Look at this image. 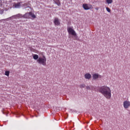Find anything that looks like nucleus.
I'll list each match as a JSON object with an SVG mask.
<instances>
[{
	"mask_svg": "<svg viewBox=\"0 0 130 130\" xmlns=\"http://www.w3.org/2000/svg\"><path fill=\"white\" fill-rule=\"evenodd\" d=\"M99 92L104 96L107 99L111 98V90L107 86H102L99 88Z\"/></svg>",
	"mask_w": 130,
	"mask_h": 130,
	"instance_id": "obj_1",
	"label": "nucleus"
},
{
	"mask_svg": "<svg viewBox=\"0 0 130 130\" xmlns=\"http://www.w3.org/2000/svg\"><path fill=\"white\" fill-rule=\"evenodd\" d=\"M37 62H38V63L40 64L45 66L46 64V57H45V56L40 57L37 60Z\"/></svg>",
	"mask_w": 130,
	"mask_h": 130,
	"instance_id": "obj_2",
	"label": "nucleus"
},
{
	"mask_svg": "<svg viewBox=\"0 0 130 130\" xmlns=\"http://www.w3.org/2000/svg\"><path fill=\"white\" fill-rule=\"evenodd\" d=\"M67 30L70 35H72L73 36H74L76 37L77 36V33L75 31V30L73 29V27H68L67 28Z\"/></svg>",
	"mask_w": 130,
	"mask_h": 130,
	"instance_id": "obj_3",
	"label": "nucleus"
},
{
	"mask_svg": "<svg viewBox=\"0 0 130 130\" xmlns=\"http://www.w3.org/2000/svg\"><path fill=\"white\" fill-rule=\"evenodd\" d=\"M82 7L85 10H91L93 9V6L91 4H84L82 5Z\"/></svg>",
	"mask_w": 130,
	"mask_h": 130,
	"instance_id": "obj_4",
	"label": "nucleus"
},
{
	"mask_svg": "<svg viewBox=\"0 0 130 130\" xmlns=\"http://www.w3.org/2000/svg\"><path fill=\"white\" fill-rule=\"evenodd\" d=\"M130 106V102L128 101H125L123 102V107L125 109H127Z\"/></svg>",
	"mask_w": 130,
	"mask_h": 130,
	"instance_id": "obj_5",
	"label": "nucleus"
},
{
	"mask_svg": "<svg viewBox=\"0 0 130 130\" xmlns=\"http://www.w3.org/2000/svg\"><path fill=\"white\" fill-rule=\"evenodd\" d=\"M101 78H102V76H101L98 74H94L93 75V80H96L98 78L101 79Z\"/></svg>",
	"mask_w": 130,
	"mask_h": 130,
	"instance_id": "obj_6",
	"label": "nucleus"
},
{
	"mask_svg": "<svg viewBox=\"0 0 130 130\" xmlns=\"http://www.w3.org/2000/svg\"><path fill=\"white\" fill-rule=\"evenodd\" d=\"M54 23L56 26H59V25H60L59 19L57 18H55L54 20Z\"/></svg>",
	"mask_w": 130,
	"mask_h": 130,
	"instance_id": "obj_7",
	"label": "nucleus"
},
{
	"mask_svg": "<svg viewBox=\"0 0 130 130\" xmlns=\"http://www.w3.org/2000/svg\"><path fill=\"white\" fill-rule=\"evenodd\" d=\"M22 18L24 19H30L29 12L25 13L24 15H22Z\"/></svg>",
	"mask_w": 130,
	"mask_h": 130,
	"instance_id": "obj_8",
	"label": "nucleus"
},
{
	"mask_svg": "<svg viewBox=\"0 0 130 130\" xmlns=\"http://www.w3.org/2000/svg\"><path fill=\"white\" fill-rule=\"evenodd\" d=\"M84 78L86 80H90L91 79V74L89 73H86L84 75Z\"/></svg>",
	"mask_w": 130,
	"mask_h": 130,
	"instance_id": "obj_9",
	"label": "nucleus"
},
{
	"mask_svg": "<svg viewBox=\"0 0 130 130\" xmlns=\"http://www.w3.org/2000/svg\"><path fill=\"white\" fill-rule=\"evenodd\" d=\"M13 17L15 18V19H20L23 18V15L22 14H18L13 16Z\"/></svg>",
	"mask_w": 130,
	"mask_h": 130,
	"instance_id": "obj_10",
	"label": "nucleus"
},
{
	"mask_svg": "<svg viewBox=\"0 0 130 130\" xmlns=\"http://www.w3.org/2000/svg\"><path fill=\"white\" fill-rule=\"evenodd\" d=\"M23 7H24V9H27V8L28 9H31V8H30V4L29 3H25L23 4Z\"/></svg>",
	"mask_w": 130,
	"mask_h": 130,
	"instance_id": "obj_11",
	"label": "nucleus"
},
{
	"mask_svg": "<svg viewBox=\"0 0 130 130\" xmlns=\"http://www.w3.org/2000/svg\"><path fill=\"white\" fill-rule=\"evenodd\" d=\"M29 18L35 19L36 18V16L34 14V13L32 12H29Z\"/></svg>",
	"mask_w": 130,
	"mask_h": 130,
	"instance_id": "obj_12",
	"label": "nucleus"
},
{
	"mask_svg": "<svg viewBox=\"0 0 130 130\" xmlns=\"http://www.w3.org/2000/svg\"><path fill=\"white\" fill-rule=\"evenodd\" d=\"M53 1L54 2L55 4H56V5H58V7L60 6L61 4L59 0H53Z\"/></svg>",
	"mask_w": 130,
	"mask_h": 130,
	"instance_id": "obj_13",
	"label": "nucleus"
},
{
	"mask_svg": "<svg viewBox=\"0 0 130 130\" xmlns=\"http://www.w3.org/2000/svg\"><path fill=\"white\" fill-rule=\"evenodd\" d=\"M32 57L34 59H35L36 60H38V58H39V56H38V55L37 54H34L32 55Z\"/></svg>",
	"mask_w": 130,
	"mask_h": 130,
	"instance_id": "obj_14",
	"label": "nucleus"
},
{
	"mask_svg": "<svg viewBox=\"0 0 130 130\" xmlns=\"http://www.w3.org/2000/svg\"><path fill=\"white\" fill-rule=\"evenodd\" d=\"M21 4L20 3H17L15 4V8H20Z\"/></svg>",
	"mask_w": 130,
	"mask_h": 130,
	"instance_id": "obj_15",
	"label": "nucleus"
},
{
	"mask_svg": "<svg viewBox=\"0 0 130 130\" xmlns=\"http://www.w3.org/2000/svg\"><path fill=\"white\" fill-rule=\"evenodd\" d=\"M107 3L108 4V5L110 4H112V2H113V0H106Z\"/></svg>",
	"mask_w": 130,
	"mask_h": 130,
	"instance_id": "obj_16",
	"label": "nucleus"
},
{
	"mask_svg": "<svg viewBox=\"0 0 130 130\" xmlns=\"http://www.w3.org/2000/svg\"><path fill=\"white\" fill-rule=\"evenodd\" d=\"M5 75V76H7V77H9V76H10V72L6 71Z\"/></svg>",
	"mask_w": 130,
	"mask_h": 130,
	"instance_id": "obj_17",
	"label": "nucleus"
},
{
	"mask_svg": "<svg viewBox=\"0 0 130 130\" xmlns=\"http://www.w3.org/2000/svg\"><path fill=\"white\" fill-rule=\"evenodd\" d=\"M80 88H85V84H82L80 85Z\"/></svg>",
	"mask_w": 130,
	"mask_h": 130,
	"instance_id": "obj_18",
	"label": "nucleus"
},
{
	"mask_svg": "<svg viewBox=\"0 0 130 130\" xmlns=\"http://www.w3.org/2000/svg\"><path fill=\"white\" fill-rule=\"evenodd\" d=\"M4 14V10L0 9V15H3Z\"/></svg>",
	"mask_w": 130,
	"mask_h": 130,
	"instance_id": "obj_19",
	"label": "nucleus"
},
{
	"mask_svg": "<svg viewBox=\"0 0 130 130\" xmlns=\"http://www.w3.org/2000/svg\"><path fill=\"white\" fill-rule=\"evenodd\" d=\"M106 10L107 11V12H108L109 13H110V12H111V10H110V8H108V7H106Z\"/></svg>",
	"mask_w": 130,
	"mask_h": 130,
	"instance_id": "obj_20",
	"label": "nucleus"
},
{
	"mask_svg": "<svg viewBox=\"0 0 130 130\" xmlns=\"http://www.w3.org/2000/svg\"><path fill=\"white\" fill-rule=\"evenodd\" d=\"M86 88L87 90H91V87H90V86H87L86 87Z\"/></svg>",
	"mask_w": 130,
	"mask_h": 130,
	"instance_id": "obj_21",
	"label": "nucleus"
},
{
	"mask_svg": "<svg viewBox=\"0 0 130 130\" xmlns=\"http://www.w3.org/2000/svg\"><path fill=\"white\" fill-rule=\"evenodd\" d=\"M95 10H96V11H98V10H99V7H96L95 8Z\"/></svg>",
	"mask_w": 130,
	"mask_h": 130,
	"instance_id": "obj_22",
	"label": "nucleus"
},
{
	"mask_svg": "<svg viewBox=\"0 0 130 130\" xmlns=\"http://www.w3.org/2000/svg\"><path fill=\"white\" fill-rule=\"evenodd\" d=\"M29 49H30V50H32V48L29 47Z\"/></svg>",
	"mask_w": 130,
	"mask_h": 130,
	"instance_id": "obj_23",
	"label": "nucleus"
}]
</instances>
